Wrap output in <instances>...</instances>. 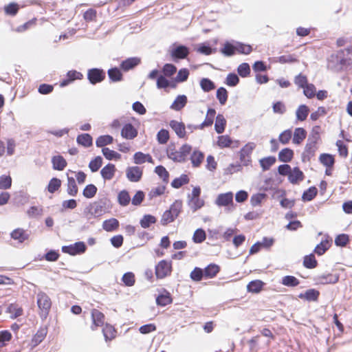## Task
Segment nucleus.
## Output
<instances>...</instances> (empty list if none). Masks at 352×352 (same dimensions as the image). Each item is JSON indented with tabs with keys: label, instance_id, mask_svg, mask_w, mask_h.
<instances>
[{
	"label": "nucleus",
	"instance_id": "61",
	"mask_svg": "<svg viewBox=\"0 0 352 352\" xmlns=\"http://www.w3.org/2000/svg\"><path fill=\"white\" fill-rule=\"evenodd\" d=\"M317 188L316 187H310L306 191H305L302 194V199L304 201H311L317 195Z\"/></svg>",
	"mask_w": 352,
	"mask_h": 352
},
{
	"label": "nucleus",
	"instance_id": "49",
	"mask_svg": "<svg viewBox=\"0 0 352 352\" xmlns=\"http://www.w3.org/2000/svg\"><path fill=\"white\" fill-rule=\"evenodd\" d=\"M113 138L109 135H101L98 137L96 141V144L98 147H103L106 145L110 144L113 142Z\"/></svg>",
	"mask_w": 352,
	"mask_h": 352
},
{
	"label": "nucleus",
	"instance_id": "38",
	"mask_svg": "<svg viewBox=\"0 0 352 352\" xmlns=\"http://www.w3.org/2000/svg\"><path fill=\"white\" fill-rule=\"evenodd\" d=\"M11 237L14 240H19V242H23L28 239V234L24 230L21 228H17L12 232Z\"/></svg>",
	"mask_w": 352,
	"mask_h": 352
},
{
	"label": "nucleus",
	"instance_id": "24",
	"mask_svg": "<svg viewBox=\"0 0 352 352\" xmlns=\"http://www.w3.org/2000/svg\"><path fill=\"white\" fill-rule=\"evenodd\" d=\"M89 212L94 216H100L105 212V206L102 201L94 202L89 206Z\"/></svg>",
	"mask_w": 352,
	"mask_h": 352
},
{
	"label": "nucleus",
	"instance_id": "20",
	"mask_svg": "<svg viewBox=\"0 0 352 352\" xmlns=\"http://www.w3.org/2000/svg\"><path fill=\"white\" fill-rule=\"evenodd\" d=\"M302 265L307 269L311 270L316 268L318 266V263L316 259L314 254L311 252L305 255L303 257Z\"/></svg>",
	"mask_w": 352,
	"mask_h": 352
},
{
	"label": "nucleus",
	"instance_id": "47",
	"mask_svg": "<svg viewBox=\"0 0 352 352\" xmlns=\"http://www.w3.org/2000/svg\"><path fill=\"white\" fill-rule=\"evenodd\" d=\"M276 157L270 156L260 160V165L263 170H267L276 162Z\"/></svg>",
	"mask_w": 352,
	"mask_h": 352
},
{
	"label": "nucleus",
	"instance_id": "8",
	"mask_svg": "<svg viewBox=\"0 0 352 352\" xmlns=\"http://www.w3.org/2000/svg\"><path fill=\"white\" fill-rule=\"evenodd\" d=\"M104 77L105 73L103 70L98 68L91 69L87 73V78L89 82L93 85L102 81Z\"/></svg>",
	"mask_w": 352,
	"mask_h": 352
},
{
	"label": "nucleus",
	"instance_id": "59",
	"mask_svg": "<svg viewBox=\"0 0 352 352\" xmlns=\"http://www.w3.org/2000/svg\"><path fill=\"white\" fill-rule=\"evenodd\" d=\"M118 199L121 206H126L129 204L131 197L126 190H122L118 194Z\"/></svg>",
	"mask_w": 352,
	"mask_h": 352
},
{
	"label": "nucleus",
	"instance_id": "46",
	"mask_svg": "<svg viewBox=\"0 0 352 352\" xmlns=\"http://www.w3.org/2000/svg\"><path fill=\"white\" fill-rule=\"evenodd\" d=\"M122 281L126 287H131L135 283V274L131 272L124 273L122 277Z\"/></svg>",
	"mask_w": 352,
	"mask_h": 352
},
{
	"label": "nucleus",
	"instance_id": "9",
	"mask_svg": "<svg viewBox=\"0 0 352 352\" xmlns=\"http://www.w3.org/2000/svg\"><path fill=\"white\" fill-rule=\"evenodd\" d=\"M126 176L131 182H139L142 176V170L138 166H130L126 170Z\"/></svg>",
	"mask_w": 352,
	"mask_h": 352
},
{
	"label": "nucleus",
	"instance_id": "27",
	"mask_svg": "<svg viewBox=\"0 0 352 352\" xmlns=\"http://www.w3.org/2000/svg\"><path fill=\"white\" fill-rule=\"evenodd\" d=\"M102 333L105 341L108 342L115 338L116 331L112 325L106 323L102 328Z\"/></svg>",
	"mask_w": 352,
	"mask_h": 352
},
{
	"label": "nucleus",
	"instance_id": "50",
	"mask_svg": "<svg viewBox=\"0 0 352 352\" xmlns=\"http://www.w3.org/2000/svg\"><path fill=\"white\" fill-rule=\"evenodd\" d=\"M320 127L319 126H316L313 127L311 131L310 132V134L309 135L307 141L317 144L320 138Z\"/></svg>",
	"mask_w": 352,
	"mask_h": 352
},
{
	"label": "nucleus",
	"instance_id": "22",
	"mask_svg": "<svg viewBox=\"0 0 352 352\" xmlns=\"http://www.w3.org/2000/svg\"><path fill=\"white\" fill-rule=\"evenodd\" d=\"M288 179L291 183L297 184L298 182L303 180L304 175L298 167H295L291 170Z\"/></svg>",
	"mask_w": 352,
	"mask_h": 352
},
{
	"label": "nucleus",
	"instance_id": "35",
	"mask_svg": "<svg viewBox=\"0 0 352 352\" xmlns=\"http://www.w3.org/2000/svg\"><path fill=\"white\" fill-rule=\"evenodd\" d=\"M119 227V221L115 219L111 218L105 220L102 223V228L107 232H112L116 230Z\"/></svg>",
	"mask_w": 352,
	"mask_h": 352
},
{
	"label": "nucleus",
	"instance_id": "25",
	"mask_svg": "<svg viewBox=\"0 0 352 352\" xmlns=\"http://www.w3.org/2000/svg\"><path fill=\"white\" fill-rule=\"evenodd\" d=\"M140 63V59L139 58H137V57L129 58L122 62V63L120 64V67L122 68V69L126 72V71H129V70L134 68L135 66L139 65Z\"/></svg>",
	"mask_w": 352,
	"mask_h": 352
},
{
	"label": "nucleus",
	"instance_id": "55",
	"mask_svg": "<svg viewBox=\"0 0 352 352\" xmlns=\"http://www.w3.org/2000/svg\"><path fill=\"white\" fill-rule=\"evenodd\" d=\"M97 192V188L94 184H89L83 190L82 195L88 199L94 197Z\"/></svg>",
	"mask_w": 352,
	"mask_h": 352
},
{
	"label": "nucleus",
	"instance_id": "1",
	"mask_svg": "<svg viewBox=\"0 0 352 352\" xmlns=\"http://www.w3.org/2000/svg\"><path fill=\"white\" fill-rule=\"evenodd\" d=\"M351 49L346 48L345 50H339L336 54L331 56L328 60L327 67L329 69L338 72L344 69V67L351 63V57H345V54L348 56L351 53Z\"/></svg>",
	"mask_w": 352,
	"mask_h": 352
},
{
	"label": "nucleus",
	"instance_id": "33",
	"mask_svg": "<svg viewBox=\"0 0 352 352\" xmlns=\"http://www.w3.org/2000/svg\"><path fill=\"white\" fill-rule=\"evenodd\" d=\"M134 163L136 164H142L146 161L153 162V159L149 154H144L142 152H137L133 155Z\"/></svg>",
	"mask_w": 352,
	"mask_h": 352
},
{
	"label": "nucleus",
	"instance_id": "48",
	"mask_svg": "<svg viewBox=\"0 0 352 352\" xmlns=\"http://www.w3.org/2000/svg\"><path fill=\"white\" fill-rule=\"evenodd\" d=\"M12 338V333L8 330L0 331V348L7 345Z\"/></svg>",
	"mask_w": 352,
	"mask_h": 352
},
{
	"label": "nucleus",
	"instance_id": "62",
	"mask_svg": "<svg viewBox=\"0 0 352 352\" xmlns=\"http://www.w3.org/2000/svg\"><path fill=\"white\" fill-rule=\"evenodd\" d=\"M61 181L58 178H52L48 184L47 190L50 192L54 193L60 187Z\"/></svg>",
	"mask_w": 352,
	"mask_h": 352
},
{
	"label": "nucleus",
	"instance_id": "10",
	"mask_svg": "<svg viewBox=\"0 0 352 352\" xmlns=\"http://www.w3.org/2000/svg\"><path fill=\"white\" fill-rule=\"evenodd\" d=\"M340 275L338 274H324L317 277L318 283L322 285L335 284L339 281Z\"/></svg>",
	"mask_w": 352,
	"mask_h": 352
},
{
	"label": "nucleus",
	"instance_id": "36",
	"mask_svg": "<svg viewBox=\"0 0 352 352\" xmlns=\"http://www.w3.org/2000/svg\"><path fill=\"white\" fill-rule=\"evenodd\" d=\"M190 277L194 282H199L203 279H205L204 268L195 267L190 272Z\"/></svg>",
	"mask_w": 352,
	"mask_h": 352
},
{
	"label": "nucleus",
	"instance_id": "30",
	"mask_svg": "<svg viewBox=\"0 0 352 352\" xmlns=\"http://www.w3.org/2000/svg\"><path fill=\"white\" fill-rule=\"evenodd\" d=\"M47 331L46 328H40L32 339L34 346L38 345L45 338Z\"/></svg>",
	"mask_w": 352,
	"mask_h": 352
},
{
	"label": "nucleus",
	"instance_id": "28",
	"mask_svg": "<svg viewBox=\"0 0 352 352\" xmlns=\"http://www.w3.org/2000/svg\"><path fill=\"white\" fill-rule=\"evenodd\" d=\"M187 103V97L185 95L178 96L170 106V109L175 111H180Z\"/></svg>",
	"mask_w": 352,
	"mask_h": 352
},
{
	"label": "nucleus",
	"instance_id": "7",
	"mask_svg": "<svg viewBox=\"0 0 352 352\" xmlns=\"http://www.w3.org/2000/svg\"><path fill=\"white\" fill-rule=\"evenodd\" d=\"M156 304L160 307H165L173 302V298L170 293L166 289L162 288L155 298Z\"/></svg>",
	"mask_w": 352,
	"mask_h": 352
},
{
	"label": "nucleus",
	"instance_id": "64",
	"mask_svg": "<svg viewBox=\"0 0 352 352\" xmlns=\"http://www.w3.org/2000/svg\"><path fill=\"white\" fill-rule=\"evenodd\" d=\"M292 136V133L290 129L285 130L279 135L278 140L283 144H287L291 140Z\"/></svg>",
	"mask_w": 352,
	"mask_h": 352
},
{
	"label": "nucleus",
	"instance_id": "39",
	"mask_svg": "<svg viewBox=\"0 0 352 352\" xmlns=\"http://www.w3.org/2000/svg\"><path fill=\"white\" fill-rule=\"evenodd\" d=\"M309 112V109L305 104H301L298 107L296 111V118L299 121H304L306 120Z\"/></svg>",
	"mask_w": 352,
	"mask_h": 352
},
{
	"label": "nucleus",
	"instance_id": "52",
	"mask_svg": "<svg viewBox=\"0 0 352 352\" xmlns=\"http://www.w3.org/2000/svg\"><path fill=\"white\" fill-rule=\"evenodd\" d=\"M332 243H318L312 253L318 256L323 255L331 246Z\"/></svg>",
	"mask_w": 352,
	"mask_h": 352
},
{
	"label": "nucleus",
	"instance_id": "14",
	"mask_svg": "<svg viewBox=\"0 0 352 352\" xmlns=\"http://www.w3.org/2000/svg\"><path fill=\"white\" fill-rule=\"evenodd\" d=\"M265 285L261 280H253L247 285V291L252 294H258L263 290Z\"/></svg>",
	"mask_w": 352,
	"mask_h": 352
},
{
	"label": "nucleus",
	"instance_id": "5",
	"mask_svg": "<svg viewBox=\"0 0 352 352\" xmlns=\"http://www.w3.org/2000/svg\"><path fill=\"white\" fill-rule=\"evenodd\" d=\"M171 271V262L166 260L160 261L155 266V276L158 279H162L169 276Z\"/></svg>",
	"mask_w": 352,
	"mask_h": 352
},
{
	"label": "nucleus",
	"instance_id": "29",
	"mask_svg": "<svg viewBox=\"0 0 352 352\" xmlns=\"http://www.w3.org/2000/svg\"><path fill=\"white\" fill-rule=\"evenodd\" d=\"M280 283L286 287H295L300 284V280L292 275H287L282 278Z\"/></svg>",
	"mask_w": 352,
	"mask_h": 352
},
{
	"label": "nucleus",
	"instance_id": "57",
	"mask_svg": "<svg viewBox=\"0 0 352 352\" xmlns=\"http://www.w3.org/2000/svg\"><path fill=\"white\" fill-rule=\"evenodd\" d=\"M189 179L186 175H182L179 177L175 178L171 183V186L175 188H179L184 184H188Z\"/></svg>",
	"mask_w": 352,
	"mask_h": 352
},
{
	"label": "nucleus",
	"instance_id": "4",
	"mask_svg": "<svg viewBox=\"0 0 352 352\" xmlns=\"http://www.w3.org/2000/svg\"><path fill=\"white\" fill-rule=\"evenodd\" d=\"M87 249L86 243H70L68 245H63L61 250L63 253L71 256H76L84 254Z\"/></svg>",
	"mask_w": 352,
	"mask_h": 352
},
{
	"label": "nucleus",
	"instance_id": "13",
	"mask_svg": "<svg viewBox=\"0 0 352 352\" xmlns=\"http://www.w3.org/2000/svg\"><path fill=\"white\" fill-rule=\"evenodd\" d=\"M233 203V194L231 192L219 194L215 201L219 206H227Z\"/></svg>",
	"mask_w": 352,
	"mask_h": 352
},
{
	"label": "nucleus",
	"instance_id": "32",
	"mask_svg": "<svg viewBox=\"0 0 352 352\" xmlns=\"http://www.w3.org/2000/svg\"><path fill=\"white\" fill-rule=\"evenodd\" d=\"M52 162L53 168L58 170H63L67 166L66 160L60 155L53 157Z\"/></svg>",
	"mask_w": 352,
	"mask_h": 352
},
{
	"label": "nucleus",
	"instance_id": "58",
	"mask_svg": "<svg viewBox=\"0 0 352 352\" xmlns=\"http://www.w3.org/2000/svg\"><path fill=\"white\" fill-rule=\"evenodd\" d=\"M102 152L104 156L109 160H112L113 159L118 160L121 157L120 154L109 149V148H103L102 149Z\"/></svg>",
	"mask_w": 352,
	"mask_h": 352
},
{
	"label": "nucleus",
	"instance_id": "42",
	"mask_svg": "<svg viewBox=\"0 0 352 352\" xmlns=\"http://www.w3.org/2000/svg\"><path fill=\"white\" fill-rule=\"evenodd\" d=\"M76 141L79 144H81L85 147H89L92 145V138L88 133L79 135L77 137Z\"/></svg>",
	"mask_w": 352,
	"mask_h": 352
},
{
	"label": "nucleus",
	"instance_id": "63",
	"mask_svg": "<svg viewBox=\"0 0 352 352\" xmlns=\"http://www.w3.org/2000/svg\"><path fill=\"white\" fill-rule=\"evenodd\" d=\"M155 172L164 182H168L169 173L163 166H157L155 168Z\"/></svg>",
	"mask_w": 352,
	"mask_h": 352
},
{
	"label": "nucleus",
	"instance_id": "56",
	"mask_svg": "<svg viewBox=\"0 0 352 352\" xmlns=\"http://www.w3.org/2000/svg\"><path fill=\"white\" fill-rule=\"evenodd\" d=\"M200 86L201 89L206 92H208L215 88L214 83L211 80L206 78H202L201 80Z\"/></svg>",
	"mask_w": 352,
	"mask_h": 352
},
{
	"label": "nucleus",
	"instance_id": "54",
	"mask_svg": "<svg viewBox=\"0 0 352 352\" xmlns=\"http://www.w3.org/2000/svg\"><path fill=\"white\" fill-rule=\"evenodd\" d=\"M102 164V158L100 156L96 157L89 164V168L91 172L94 173L99 170Z\"/></svg>",
	"mask_w": 352,
	"mask_h": 352
},
{
	"label": "nucleus",
	"instance_id": "15",
	"mask_svg": "<svg viewBox=\"0 0 352 352\" xmlns=\"http://www.w3.org/2000/svg\"><path fill=\"white\" fill-rule=\"evenodd\" d=\"M256 148V144L254 142H249L246 144L240 151V159L241 162H243L244 163L247 162H250L249 159H246L247 157L249 158L250 154L253 151V150Z\"/></svg>",
	"mask_w": 352,
	"mask_h": 352
},
{
	"label": "nucleus",
	"instance_id": "11",
	"mask_svg": "<svg viewBox=\"0 0 352 352\" xmlns=\"http://www.w3.org/2000/svg\"><path fill=\"white\" fill-rule=\"evenodd\" d=\"M320 292L316 289H309L304 293H300L298 297L301 299L307 300L308 302H316L320 296Z\"/></svg>",
	"mask_w": 352,
	"mask_h": 352
},
{
	"label": "nucleus",
	"instance_id": "34",
	"mask_svg": "<svg viewBox=\"0 0 352 352\" xmlns=\"http://www.w3.org/2000/svg\"><path fill=\"white\" fill-rule=\"evenodd\" d=\"M293 156L294 151L289 148H285L279 152L278 160L283 162H289L292 160Z\"/></svg>",
	"mask_w": 352,
	"mask_h": 352
},
{
	"label": "nucleus",
	"instance_id": "45",
	"mask_svg": "<svg viewBox=\"0 0 352 352\" xmlns=\"http://www.w3.org/2000/svg\"><path fill=\"white\" fill-rule=\"evenodd\" d=\"M316 149V144L307 141L303 153V157L309 159L314 155Z\"/></svg>",
	"mask_w": 352,
	"mask_h": 352
},
{
	"label": "nucleus",
	"instance_id": "19",
	"mask_svg": "<svg viewBox=\"0 0 352 352\" xmlns=\"http://www.w3.org/2000/svg\"><path fill=\"white\" fill-rule=\"evenodd\" d=\"M6 312L11 314V319H15L23 315V310L22 307H19L16 303H10L7 307Z\"/></svg>",
	"mask_w": 352,
	"mask_h": 352
},
{
	"label": "nucleus",
	"instance_id": "51",
	"mask_svg": "<svg viewBox=\"0 0 352 352\" xmlns=\"http://www.w3.org/2000/svg\"><path fill=\"white\" fill-rule=\"evenodd\" d=\"M274 243H253L250 249V254H254L260 252L262 248L269 250Z\"/></svg>",
	"mask_w": 352,
	"mask_h": 352
},
{
	"label": "nucleus",
	"instance_id": "26",
	"mask_svg": "<svg viewBox=\"0 0 352 352\" xmlns=\"http://www.w3.org/2000/svg\"><path fill=\"white\" fill-rule=\"evenodd\" d=\"M216 114V111L214 109H208L205 120L195 129H203L205 127L211 126L213 124L214 118Z\"/></svg>",
	"mask_w": 352,
	"mask_h": 352
},
{
	"label": "nucleus",
	"instance_id": "3",
	"mask_svg": "<svg viewBox=\"0 0 352 352\" xmlns=\"http://www.w3.org/2000/svg\"><path fill=\"white\" fill-rule=\"evenodd\" d=\"M36 303L40 310L39 316L41 319L45 320L49 315L52 301L50 298L43 292H39L36 296Z\"/></svg>",
	"mask_w": 352,
	"mask_h": 352
},
{
	"label": "nucleus",
	"instance_id": "12",
	"mask_svg": "<svg viewBox=\"0 0 352 352\" xmlns=\"http://www.w3.org/2000/svg\"><path fill=\"white\" fill-rule=\"evenodd\" d=\"M170 54L175 59H184L189 54V49L185 45H178L172 50Z\"/></svg>",
	"mask_w": 352,
	"mask_h": 352
},
{
	"label": "nucleus",
	"instance_id": "6",
	"mask_svg": "<svg viewBox=\"0 0 352 352\" xmlns=\"http://www.w3.org/2000/svg\"><path fill=\"white\" fill-rule=\"evenodd\" d=\"M92 324L91 329L95 331L98 327H103L104 324L105 316L103 313L97 309H93L91 312Z\"/></svg>",
	"mask_w": 352,
	"mask_h": 352
},
{
	"label": "nucleus",
	"instance_id": "44",
	"mask_svg": "<svg viewBox=\"0 0 352 352\" xmlns=\"http://www.w3.org/2000/svg\"><path fill=\"white\" fill-rule=\"evenodd\" d=\"M67 193L71 196H76L78 193V187L75 179L72 177H67Z\"/></svg>",
	"mask_w": 352,
	"mask_h": 352
},
{
	"label": "nucleus",
	"instance_id": "21",
	"mask_svg": "<svg viewBox=\"0 0 352 352\" xmlns=\"http://www.w3.org/2000/svg\"><path fill=\"white\" fill-rule=\"evenodd\" d=\"M138 132L131 124H126L122 129L121 135L123 138L131 140L137 136Z\"/></svg>",
	"mask_w": 352,
	"mask_h": 352
},
{
	"label": "nucleus",
	"instance_id": "37",
	"mask_svg": "<svg viewBox=\"0 0 352 352\" xmlns=\"http://www.w3.org/2000/svg\"><path fill=\"white\" fill-rule=\"evenodd\" d=\"M226 124V120L224 118L223 116L221 114H218L216 117V121L214 124V129L217 133H222L225 130V126Z\"/></svg>",
	"mask_w": 352,
	"mask_h": 352
},
{
	"label": "nucleus",
	"instance_id": "18",
	"mask_svg": "<svg viewBox=\"0 0 352 352\" xmlns=\"http://www.w3.org/2000/svg\"><path fill=\"white\" fill-rule=\"evenodd\" d=\"M170 126L174 130L179 138H184L185 137L186 130L185 125L183 122L171 120L170 122Z\"/></svg>",
	"mask_w": 352,
	"mask_h": 352
},
{
	"label": "nucleus",
	"instance_id": "23",
	"mask_svg": "<svg viewBox=\"0 0 352 352\" xmlns=\"http://www.w3.org/2000/svg\"><path fill=\"white\" fill-rule=\"evenodd\" d=\"M45 252L43 254V258H45V261L48 262L57 261L60 256L58 250L46 248Z\"/></svg>",
	"mask_w": 352,
	"mask_h": 352
},
{
	"label": "nucleus",
	"instance_id": "2",
	"mask_svg": "<svg viewBox=\"0 0 352 352\" xmlns=\"http://www.w3.org/2000/svg\"><path fill=\"white\" fill-rule=\"evenodd\" d=\"M191 151L192 146L187 144L182 145L178 151L175 146H169L167 148V156L175 162H184Z\"/></svg>",
	"mask_w": 352,
	"mask_h": 352
},
{
	"label": "nucleus",
	"instance_id": "16",
	"mask_svg": "<svg viewBox=\"0 0 352 352\" xmlns=\"http://www.w3.org/2000/svg\"><path fill=\"white\" fill-rule=\"evenodd\" d=\"M116 172V166L109 163L101 169L100 175L104 180H111L113 178Z\"/></svg>",
	"mask_w": 352,
	"mask_h": 352
},
{
	"label": "nucleus",
	"instance_id": "53",
	"mask_svg": "<svg viewBox=\"0 0 352 352\" xmlns=\"http://www.w3.org/2000/svg\"><path fill=\"white\" fill-rule=\"evenodd\" d=\"M108 75L109 78L113 82L120 81L122 79V74L117 67L109 69Z\"/></svg>",
	"mask_w": 352,
	"mask_h": 352
},
{
	"label": "nucleus",
	"instance_id": "60",
	"mask_svg": "<svg viewBox=\"0 0 352 352\" xmlns=\"http://www.w3.org/2000/svg\"><path fill=\"white\" fill-rule=\"evenodd\" d=\"M228 97V91L224 87H220L217 89V98L221 104L223 105L226 104Z\"/></svg>",
	"mask_w": 352,
	"mask_h": 352
},
{
	"label": "nucleus",
	"instance_id": "17",
	"mask_svg": "<svg viewBox=\"0 0 352 352\" xmlns=\"http://www.w3.org/2000/svg\"><path fill=\"white\" fill-rule=\"evenodd\" d=\"M205 279L212 278L220 272L221 267L215 263H210L204 268Z\"/></svg>",
	"mask_w": 352,
	"mask_h": 352
},
{
	"label": "nucleus",
	"instance_id": "40",
	"mask_svg": "<svg viewBox=\"0 0 352 352\" xmlns=\"http://www.w3.org/2000/svg\"><path fill=\"white\" fill-rule=\"evenodd\" d=\"M319 161L327 168H331L335 163L333 155L327 153L321 154L319 157Z\"/></svg>",
	"mask_w": 352,
	"mask_h": 352
},
{
	"label": "nucleus",
	"instance_id": "31",
	"mask_svg": "<svg viewBox=\"0 0 352 352\" xmlns=\"http://www.w3.org/2000/svg\"><path fill=\"white\" fill-rule=\"evenodd\" d=\"M307 131L303 128H296L294 131L293 143L300 144L306 138Z\"/></svg>",
	"mask_w": 352,
	"mask_h": 352
},
{
	"label": "nucleus",
	"instance_id": "41",
	"mask_svg": "<svg viewBox=\"0 0 352 352\" xmlns=\"http://www.w3.org/2000/svg\"><path fill=\"white\" fill-rule=\"evenodd\" d=\"M67 80H64L60 82L61 87H65L67 85L69 82L76 79H81L82 77V74L77 71H69L67 73Z\"/></svg>",
	"mask_w": 352,
	"mask_h": 352
},
{
	"label": "nucleus",
	"instance_id": "43",
	"mask_svg": "<svg viewBox=\"0 0 352 352\" xmlns=\"http://www.w3.org/2000/svg\"><path fill=\"white\" fill-rule=\"evenodd\" d=\"M204 158V155L203 153L198 151H195L190 157V160L192 164V166L195 167L199 166L201 162H203Z\"/></svg>",
	"mask_w": 352,
	"mask_h": 352
}]
</instances>
